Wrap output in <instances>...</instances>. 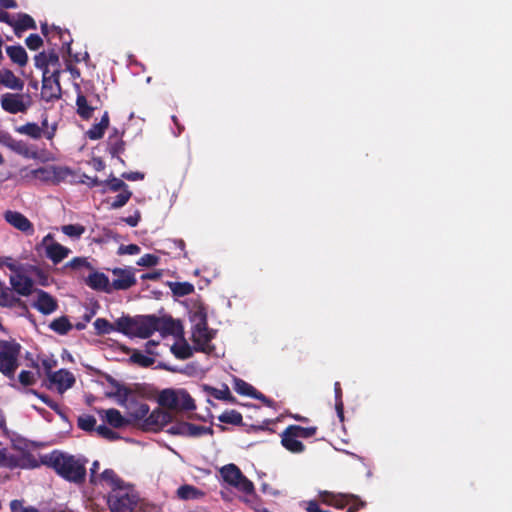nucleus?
Listing matches in <instances>:
<instances>
[{
    "mask_svg": "<svg viewBox=\"0 0 512 512\" xmlns=\"http://www.w3.org/2000/svg\"><path fill=\"white\" fill-rule=\"evenodd\" d=\"M21 345L12 340H0V373L13 380L19 367Z\"/></svg>",
    "mask_w": 512,
    "mask_h": 512,
    "instance_id": "20e7f679",
    "label": "nucleus"
},
{
    "mask_svg": "<svg viewBox=\"0 0 512 512\" xmlns=\"http://www.w3.org/2000/svg\"><path fill=\"white\" fill-rule=\"evenodd\" d=\"M159 263V257L154 254H144L142 257L139 258L137 261V265L144 266V267H152Z\"/></svg>",
    "mask_w": 512,
    "mask_h": 512,
    "instance_id": "6e6d98bb",
    "label": "nucleus"
},
{
    "mask_svg": "<svg viewBox=\"0 0 512 512\" xmlns=\"http://www.w3.org/2000/svg\"><path fill=\"white\" fill-rule=\"evenodd\" d=\"M99 468H100V463L97 460L94 461L90 468V483L91 484L97 483L98 478H99V476L97 475Z\"/></svg>",
    "mask_w": 512,
    "mask_h": 512,
    "instance_id": "69168bd1",
    "label": "nucleus"
},
{
    "mask_svg": "<svg viewBox=\"0 0 512 512\" xmlns=\"http://www.w3.org/2000/svg\"><path fill=\"white\" fill-rule=\"evenodd\" d=\"M37 300L32 303V307L43 315H49L58 309L57 300L48 292L42 289H36Z\"/></svg>",
    "mask_w": 512,
    "mask_h": 512,
    "instance_id": "f8f14e48",
    "label": "nucleus"
},
{
    "mask_svg": "<svg viewBox=\"0 0 512 512\" xmlns=\"http://www.w3.org/2000/svg\"><path fill=\"white\" fill-rule=\"evenodd\" d=\"M129 361L144 368L150 367L155 363L154 358L146 356L137 350L130 356Z\"/></svg>",
    "mask_w": 512,
    "mask_h": 512,
    "instance_id": "ea45409f",
    "label": "nucleus"
},
{
    "mask_svg": "<svg viewBox=\"0 0 512 512\" xmlns=\"http://www.w3.org/2000/svg\"><path fill=\"white\" fill-rule=\"evenodd\" d=\"M214 337L215 331L208 328L207 317L203 314L192 330L191 339L194 344V351L206 354L212 353L214 345L211 344V341Z\"/></svg>",
    "mask_w": 512,
    "mask_h": 512,
    "instance_id": "423d86ee",
    "label": "nucleus"
},
{
    "mask_svg": "<svg viewBox=\"0 0 512 512\" xmlns=\"http://www.w3.org/2000/svg\"><path fill=\"white\" fill-rule=\"evenodd\" d=\"M122 220L130 227H136L141 220V213L139 210H136L133 215L125 217Z\"/></svg>",
    "mask_w": 512,
    "mask_h": 512,
    "instance_id": "0e129e2a",
    "label": "nucleus"
},
{
    "mask_svg": "<svg viewBox=\"0 0 512 512\" xmlns=\"http://www.w3.org/2000/svg\"><path fill=\"white\" fill-rule=\"evenodd\" d=\"M31 175L43 182L58 183L62 179V169L56 166L40 167L32 170Z\"/></svg>",
    "mask_w": 512,
    "mask_h": 512,
    "instance_id": "a211bd4d",
    "label": "nucleus"
},
{
    "mask_svg": "<svg viewBox=\"0 0 512 512\" xmlns=\"http://www.w3.org/2000/svg\"><path fill=\"white\" fill-rule=\"evenodd\" d=\"M0 85L15 91H22L24 88V81L17 77L13 71L3 69L0 71Z\"/></svg>",
    "mask_w": 512,
    "mask_h": 512,
    "instance_id": "412c9836",
    "label": "nucleus"
},
{
    "mask_svg": "<svg viewBox=\"0 0 512 512\" xmlns=\"http://www.w3.org/2000/svg\"><path fill=\"white\" fill-rule=\"evenodd\" d=\"M31 103V96L29 94L5 93L0 99L2 109L10 114L26 112Z\"/></svg>",
    "mask_w": 512,
    "mask_h": 512,
    "instance_id": "0eeeda50",
    "label": "nucleus"
},
{
    "mask_svg": "<svg viewBox=\"0 0 512 512\" xmlns=\"http://www.w3.org/2000/svg\"><path fill=\"white\" fill-rule=\"evenodd\" d=\"M122 178L128 180V181H138L144 179V173L142 172H124L122 175Z\"/></svg>",
    "mask_w": 512,
    "mask_h": 512,
    "instance_id": "338daca9",
    "label": "nucleus"
},
{
    "mask_svg": "<svg viewBox=\"0 0 512 512\" xmlns=\"http://www.w3.org/2000/svg\"><path fill=\"white\" fill-rule=\"evenodd\" d=\"M53 30L56 31L59 39L62 42V48L66 50L67 54L69 56H72L71 53V44H72V38L70 36V33L68 30H63L60 27L53 26Z\"/></svg>",
    "mask_w": 512,
    "mask_h": 512,
    "instance_id": "79ce46f5",
    "label": "nucleus"
},
{
    "mask_svg": "<svg viewBox=\"0 0 512 512\" xmlns=\"http://www.w3.org/2000/svg\"><path fill=\"white\" fill-rule=\"evenodd\" d=\"M12 292L19 296L27 297L35 292L34 281L31 277L25 275L23 269L9 277Z\"/></svg>",
    "mask_w": 512,
    "mask_h": 512,
    "instance_id": "9d476101",
    "label": "nucleus"
},
{
    "mask_svg": "<svg viewBox=\"0 0 512 512\" xmlns=\"http://www.w3.org/2000/svg\"><path fill=\"white\" fill-rule=\"evenodd\" d=\"M45 252L47 258H49L54 264H58L64 260L71 251L69 248L59 244L58 242H52L47 246Z\"/></svg>",
    "mask_w": 512,
    "mask_h": 512,
    "instance_id": "4be33fe9",
    "label": "nucleus"
},
{
    "mask_svg": "<svg viewBox=\"0 0 512 512\" xmlns=\"http://www.w3.org/2000/svg\"><path fill=\"white\" fill-rule=\"evenodd\" d=\"M62 232L71 238H80L85 232V227L80 224H68L61 228Z\"/></svg>",
    "mask_w": 512,
    "mask_h": 512,
    "instance_id": "de8ad7c7",
    "label": "nucleus"
},
{
    "mask_svg": "<svg viewBox=\"0 0 512 512\" xmlns=\"http://www.w3.org/2000/svg\"><path fill=\"white\" fill-rule=\"evenodd\" d=\"M220 474L223 480L230 486H233L238 491L252 495L255 492V487L252 481H250L240 470V468L231 463L223 466L220 469Z\"/></svg>",
    "mask_w": 512,
    "mask_h": 512,
    "instance_id": "39448f33",
    "label": "nucleus"
},
{
    "mask_svg": "<svg viewBox=\"0 0 512 512\" xmlns=\"http://www.w3.org/2000/svg\"><path fill=\"white\" fill-rule=\"evenodd\" d=\"M87 462L88 460L84 457H76L57 450L42 457L44 465L52 468L61 478L75 484L85 482Z\"/></svg>",
    "mask_w": 512,
    "mask_h": 512,
    "instance_id": "f257e3e1",
    "label": "nucleus"
},
{
    "mask_svg": "<svg viewBox=\"0 0 512 512\" xmlns=\"http://www.w3.org/2000/svg\"><path fill=\"white\" fill-rule=\"evenodd\" d=\"M107 381L109 384H111L116 389V391L114 393L115 396H118L123 399H127L128 396L131 394V390L128 387L119 383L112 376H107Z\"/></svg>",
    "mask_w": 512,
    "mask_h": 512,
    "instance_id": "49530a36",
    "label": "nucleus"
},
{
    "mask_svg": "<svg viewBox=\"0 0 512 512\" xmlns=\"http://www.w3.org/2000/svg\"><path fill=\"white\" fill-rule=\"evenodd\" d=\"M178 405L176 411H193L196 409L195 401L184 389L178 390Z\"/></svg>",
    "mask_w": 512,
    "mask_h": 512,
    "instance_id": "cd10ccee",
    "label": "nucleus"
},
{
    "mask_svg": "<svg viewBox=\"0 0 512 512\" xmlns=\"http://www.w3.org/2000/svg\"><path fill=\"white\" fill-rule=\"evenodd\" d=\"M193 350L194 347L192 348L184 338L181 344H174L171 347V352L173 353V355L180 360H186L191 358L193 356Z\"/></svg>",
    "mask_w": 512,
    "mask_h": 512,
    "instance_id": "c756f323",
    "label": "nucleus"
},
{
    "mask_svg": "<svg viewBox=\"0 0 512 512\" xmlns=\"http://www.w3.org/2000/svg\"><path fill=\"white\" fill-rule=\"evenodd\" d=\"M101 481L106 482L114 491V489H120L127 486L124 481L118 477L112 469H105L100 475L99 478Z\"/></svg>",
    "mask_w": 512,
    "mask_h": 512,
    "instance_id": "bb28decb",
    "label": "nucleus"
},
{
    "mask_svg": "<svg viewBox=\"0 0 512 512\" xmlns=\"http://www.w3.org/2000/svg\"><path fill=\"white\" fill-rule=\"evenodd\" d=\"M178 390L175 391L173 389H165L163 390L158 397V403L161 407L167 408L169 410L176 411V406L178 405Z\"/></svg>",
    "mask_w": 512,
    "mask_h": 512,
    "instance_id": "b1692460",
    "label": "nucleus"
},
{
    "mask_svg": "<svg viewBox=\"0 0 512 512\" xmlns=\"http://www.w3.org/2000/svg\"><path fill=\"white\" fill-rule=\"evenodd\" d=\"M84 266L90 267V264L87 262L85 258L80 257H75L66 263V267H70L72 269H79Z\"/></svg>",
    "mask_w": 512,
    "mask_h": 512,
    "instance_id": "e2e57ef3",
    "label": "nucleus"
},
{
    "mask_svg": "<svg viewBox=\"0 0 512 512\" xmlns=\"http://www.w3.org/2000/svg\"><path fill=\"white\" fill-rule=\"evenodd\" d=\"M25 43L30 50H38L43 45V40L38 34H30Z\"/></svg>",
    "mask_w": 512,
    "mask_h": 512,
    "instance_id": "13d9d810",
    "label": "nucleus"
},
{
    "mask_svg": "<svg viewBox=\"0 0 512 512\" xmlns=\"http://www.w3.org/2000/svg\"><path fill=\"white\" fill-rule=\"evenodd\" d=\"M323 503L334 506L338 509H343L351 502L358 500V496L353 494H342L324 491L320 494Z\"/></svg>",
    "mask_w": 512,
    "mask_h": 512,
    "instance_id": "2eb2a0df",
    "label": "nucleus"
},
{
    "mask_svg": "<svg viewBox=\"0 0 512 512\" xmlns=\"http://www.w3.org/2000/svg\"><path fill=\"white\" fill-rule=\"evenodd\" d=\"M4 266L11 270L13 274L18 273L23 269L22 266L17 264L12 257H2V267Z\"/></svg>",
    "mask_w": 512,
    "mask_h": 512,
    "instance_id": "052dcab7",
    "label": "nucleus"
},
{
    "mask_svg": "<svg viewBox=\"0 0 512 512\" xmlns=\"http://www.w3.org/2000/svg\"><path fill=\"white\" fill-rule=\"evenodd\" d=\"M235 391L244 396L254 397L257 392V389L253 387L251 384L247 383L242 379H237L235 381Z\"/></svg>",
    "mask_w": 512,
    "mask_h": 512,
    "instance_id": "a19ab883",
    "label": "nucleus"
},
{
    "mask_svg": "<svg viewBox=\"0 0 512 512\" xmlns=\"http://www.w3.org/2000/svg\"><path fill=\"white\" fill-rule=\"evenodd\" d=\"M149 405L142 402H135L129 407V416L134 420L144 421L149 413Z\"/></svg>",
    "mask_w": 512,
    "mask_h": 512,
    "instance_id": "473e14b6",
    "label": "nucleus"
},
{
    "mask_svg": "<svg viewBox=\"0 0 512 512\" xmlns=\"http://www.w3.org/2000/svg\"><path fill=\"white\" fill-rule=\"evenodd\" d=\"M16 132L19 134L27 135L33 139H39L42 136V127L37 123L28 122L22 126L16 128Z\"/></svg>",
    "mask_w": 512,
    "mask_h": 512,
    "instance_id": "72a5a7b5",
    "label": "nucleus"
},
{
    "mask_svg": "<svg viewBox=\"0 0 512 512\" xmlns=\"http://www.w3.org/2000/svg\"><path fill=\"white\" fill-rule=\"evenodd\" d=\"M132 196V192L129 189H124L121 191L111 202L110 208L118 209L126 205V203L130 200Z\"/></svg>",
    "mask_w": 512,
    "mask_h": 512,
    "instance_id": "09e8293b",
    "label": "nucleus"
},
{
    "mask_svg": "<svg viewBox=\"0 0 512 512\" xmlns=\"http://www.w3.org/2000/svg\"><path fill=\"white\" fill-rule=\"evenodd\" d=\"M218 420L222 423L241 425L243 417L242 414L236 410H226L218 417Z\"/></svg>",
    "mask_w": 512,
    "mask_h": 512,
    "instance_id": "58836bf2",
    "label": "nucleus"
},
{
    "mask_svg": "<svg viewBox=\"0 0 512 512\" xmlns=\"http://www.w3.org/2000/svg\"><path fill=\"white\" fill-rule=\"evenodd\" d=\"M77 425L80 429L87 432L96 431V418L92 415L80 416L77 420Z\"/></svg>",
    "mask_w": 512,
    "mask_h": 512,
    "instance_id": "37998d69",
    "label": "nucleus"
},
{
    "mask_svg": "<svg viewBox=\"0 0 512 512\" xmlns=\"http://www.w3.org/2000/svg\"><path fill=\"white\" fill-rule=\"evenodd\" d=\"M107 381L109 384H111L116 389V391L114 393L115 396H118L123 399H127L128 396L131 394V390L128 387L119 383L112 376H107Z\"/></svg>",
    "mask_w": 512,
    "mask_h": 512,
    "instance_id": "a18cd8bd",
    "label": "nucleus"
},
{
    "mask_svg": "<svg viewBox=\"0 0 512 512\" xmlns=\"http://www.w3.org/2000/svg\"><path fill=\"white\" fill-rule=\"evenodd\" d=\"M105 419L113 428H122L128 423L120 411L114 408L105 411Z\"/></svg>",
    "mask_w": 512,
    "mask_h": 512,
    "instance_id": "c85d7f7f",
    "label": "nucleus"
},
{
    "mask_svg": "<svg viewBox=\"0 0 512 512\" xmlns=\"http://www.w3.org/2000/svg\"><path fill=\"white\" fill-rule=\"evenodd\" d=\"M96 432L99 436H101L107 440L113 441V440L119 439V435L115 431H113L112 429L107 427L106 425H99L96 428Z\"/></svg>",
    "mask_w": 512,
    "mask_h": 512,
    "instance_id": "864d4df0",
    "label": "nucleus"
},
{
    "mask_svg": "<svg viewBox=\"0 0 512 512\" xmlns=\"http://www.w3.org/2000/svg\"><path fill=\"white\" fill-rule=\"evenodd\" d=\"M170 288L178 297H184L194 292V286L189 282H172Z\"/></svg>",
    "mask_w": 512,
    "mask_h": 512,
    "instance_id": "4c0bfd02",
    "label": "nucleus"
},
{
    "mask_svg": "<svg viewBox=\"0 0 512 512\" xmlns=\"http://www.w3.org/2000/svg\"><path fill=\"white\" fill-rule=\"evenodd\" d=\"M120 252L129 255H135L140 252V247L136 244H129L120 247Z\"/></svg>",
    "mask_w": 512,
    "mask_h": 512,
    "instance_id": "774afa93",
    "label": "nucleus"
},
{
    "mask_svg": "<svg viewBox=\"0 0 512 512\" xmlns=\"http://www.w3.org/2000/svg\"><path fill=\"white\" fill-rule=\"evenodd\" d=\"M10 508L12 512H38L33 506L24 507L23 503L19 500H13L10 504Z\"/></svg>",
    "mask_w": 512,
    "mask_h": 512,
    "instance_id": "680f3d73",
    "label": "nucleus"
},
{
    "mask_svg": "<svg viewBox=\"0 0 512 512\" xmlns=\"http://www.w3.org/2000/svg\"><path fill=\"white\" fill-rule=\"evenodd\" d=\"M36 28V22L30 15L26 13H19L17 20H15V25L13 29L17 36H21V33L23 31H26L28 29L35 30Z\"/></svg>",
    "mask_w": 512,
    "mask_h": 512,
    "instance_id": "a878e982",
    "label": "nucleus"
},
{
    "mask_svg": "<svg viewBox=\"0 0 512 512\" xmlns=\"http://www.w3.org/2000/svg\"><path fill=\"white\" fill-rule=\"evenodd\" d=\"M156 324L158 332L162 336L173 335L175 337L183 338V326L179 320H174L172 317H158L156 316Z\"/></svg>",
    "mask_w": 512,
    "mask_h": 512,
    "instance_id": "ddd939ff",
    "label": "nucleus"
},
{
    "mask_svg": "<svg viewBox=\"0 0 512 512\" xmlns=\"http://www.w3.org/2000/svg\"><path fill=\"white\" fill-rule=\"evenodd\" d=\"M41 96L46 101L59 99L61 97V86H55L54 82L48 79V74L42 77Z\"/></svg>",
    "mask_w": 512,
    "mask_h": 512,
    "instance_id": "5701e85b",
    "label": "nucleus"
},
{
    "mask_svg": "<svg viewBox=\"0 0 512 512\" xmlns=\"http://www.w3.org/2000/svg\"><path fill=\"white\" fill-rule=\"evenodd\" d=\"M104 186H108L109 189L113 192L123 191L124 189H128L127 184L123 180L116 178V177H112L110 179L105 180Z\"/></svg>",
    "mask_w": 512,
    "mask_h": 512,
    "instance_id": "603ef678",
    "label": "nucleus"
},
{
    "mask_svg": "<svg viewBox=\"0 0 512 512\" xmlns=\"http://www.w3.org/2000/svg\"><path fill=\"white\" fill-rule=\"evenodd\" d=\"M49 381L55 384L58 392L62 394L75 384V377L70 371L60 369L50 375Z\"/></svg>",
    "mask_w": 512,
    "mask_h": 512,
    "instance_id": "dca6fc26",
    "label": "nucleus"
},
{
    "mask_svg": "<svg viewBox=\"0 0 512 512\" xmlns=\"http://www.w3.org/2000/svg\"><path fill=\"white\" fill-rule=\"evenodd\" d=\"M203 493L192 485H182L177 489V496L182 500L197 499Z\"/></svg>",
    "mask_w": 512,
    "mask_h": 512,
    "instance_id": "e433bc0d",
    "label": "nucleus"
},
{
    "mask_svg": "<svg viewBox=\"0 0 512 512\" xmlns=\"http://www.w3.org/2000/svg\"><path fill=\"white\" fill-rule=\"evenodd\" d=\"M105 134V130L97 123L92 125V127L86 132V136L90 140H99Z\"/></svg>",
    "mask_w": 512,
    "mask_h": 512,
    "instance_id": "bf43d9fd",
    "label": "nucleus"
},
{
    "mask_svg": "<svg viewBox=\"0 0 512 512\" xmlns=\"http://www.w3.org/2000/svg\"><path fill=\"white\" fill-rule=\"evenodd\" d=\"M298 439L297 434L289 426L281 433V444L291 453L304 452L305 445Z\"/></svg>",
    "mask_w": 512,
    "mask_h": 512,
    "instance_id": "f3484780",
    "label": "nucleus"
},
{
    "mask_svg": "<svg viewBox=\"0 0 512 512\" xmlns=\"http://www.w3.org/2000/svg\"><path fill=\"white\" fill-rule=\"evenodd\" d=\"M76 105L77 113L82 119L88 120L92 117L94 108L88 104V101L83 94L77 95Z\"/></svg>",
    "mask_w": 512,
    "mask_h": 512,
    "instance_id": "2f4dec72",
    "label": "nucleus"
},
{
    "mask_svg": "<svg viewBox=\"0 0 512 512\" xmlns=\"http://www.w3.org/2000/svg\"><path fill=\"white\" fill-rule=\"evenodd\" d=\"M298 438L307 439L316 435L318 428L316 426L302 427L299 425H289Z\"/></svg>",
    "mask_w": 512,
    "mask_h": 512,
    "instance_id": "c03bdc74",
    "label": "nucleus"
},
{
    "mask_svg": "<svg viewBox=\"0 0 512 512\" xmlns=\"http://www.w3.org/2000/svg\"><path fill=\"white\" fill-rule=\"evenodd\" d=\"M34 63H35L36 68L42 70L43 75H46L49 73L48 63H47V58H46L45 52H40L39 54H37L34 57Z\"/></svg>",
    "mask_w": 512,
    "mask_h": 512,
    "instance_id": "4d7b16f0",
    "label": "nucleus"
},
{
    "mask_svg": "<svg viewBox=\"0 0 512 512\" xmlns=\"http://www.w3.org/2000/svg\"><path fill=\"white\" fill-rule=\"evenodd\" d=\"M107 146L111 156L117 157L121 163H124L123 159L120 158V154L125 150V142L122 139V134H120L117 129H114L109 135Z\"/></svg>",
    "mask_w": 512,
    "mask_h": 512,
    "instance_id": "aec40b11",
    "label": "nucleus"
},
{
    "mask_svg": "<svg viewBox=\"0 0 512 512\" xmlns=\"http://www.w3.org/2000/svg\"><path fill=\"white\" fill-rule=\"evenodd\" d=\"M0 306L5 308H19L20 315L29 313L28 306L20 297L14 295L12 290L0 280Z\"/></svg>",
    "mask_w": 512,
    "mask_h": 512,
    "instance_id": "9b49d317",
    "label": "nucleus"
},
{
    "mask_svg": "<svg viewBox=\"0 0 512 512\" xmlns=\"http://www.w3.org/2000/svg\"><path fill=\"white\" fill-rule=\"evenodd\" d=\"M86 284L93 290L112 293L111 282L104 273L95 271L86 279Z\"/></svg>",
    "mask_w": 512,
    "mask_h": 512,
    "instance_id": "6ab92c4d",
    "label": "nucleus"
},
{
    "mask_svg": "<svg viewBox=\"0 0 512 512\" xmlns=\"http://www.w3.org/2000/svg\"><path fill=\"white\" fill-rule=\"evenodd\" d=\"M156 315L122 316L116 320L117 332L129 337L149 338L157 327Z\"/></svg>",
    "mask_w": 512,
    "mask_h": 512,
    "instance_id": "f03ea898",
    "label": "nucleus"
},
{
    "mask_svg": "<svg viewBox=\"0 0 512 512\" xmlns=\"http://www.w3.org/2000/svg\"><path fill=\"white\" fill-rule=\"evenodd\" d=\"M114 278L111 281V288L113 291L128 290L136 284L135 269L128 268H114L111 270Z\"/></svg>",
    "mask_w": 512,
    "mask_h": 512,
    "instance_id": "1a4fd4ad",
    "label": "nucleus"
},
{
    "mask_svg": "<svg viewBox=\"0 0 512 512\" xmlns=\"http://www.w3.org/2000/svg\"><path fill=\"white\" fill-rule=\"evenodd\" d=\"M18 379L23 386H32L36 383L35 374L27 370H22L19 373Z\"/></svg>",
    "mask_w": 512,
    "mask_h": 512,
    "instance_id": "5fc2aeb1",
    "label": "nucleus"
},
{
    "mask_svg": "<svg viewBox=\"0 0 512 512\" xmlns=\"http://www.w3.org/2000/svg\"><path fill=\"white\" fill-rule=\"evenodd\" d=\"M94 328L97 335H107L114 331H117V324L109 322L105 318H97L94 323Z\"/></svg>",
    "mask_w": 512,
    "mask_h": 512,
    "instance_id": "f704fd0d",
    "label": "nucleus"
},
{
    "mask_svg": "<svg viewBox=\"0 0 512 512\" xmlns=\"http://www.w3.org/2000/svg\"><path fill=\"white\" fill-rule=\"evenodd\" d=\"M138 502L139 495L132 485L114 489L107 497V503L111 512H133Z\"/></svg>",
    "mask_w": 512,
    "mask_h": 512,
    "instance_id": "7ed1b4c3",
    "label": "nucleus"
},
{
    "mask_svg": "<svg viewBox=\"0 0 512 512\" xmlns=\"http://www.w3.org/2000/svg\"><path fill=\"white\" fill-rule=\"evenodd\" d=\"M211 396L218 400H225V401H231L233 400V396L231 395V392L228 388V386H224V389H217L214 387H207L206 388Z\"/></svg>",
    "mask_w": 512,
    "mask_h": 512,
    "instance_id": "8fccbe9b",
    "label": "nucleus"
},
{
    "mask_svg": "<svg viewBox=\"0 0 512 512\" xmlns=\"http://www.w3.org/2000/svg\"><path fill=\"white\" fill-rule=\"evenodd\" d=\"M4 219L7 223H9L14 228L18 229L19 231L27 234V235H33L34 234V226L32 222L22 213L17 211H11L7 210L4 213Z\"/></svg>",
    "mask_w": 512,
    "mask_h": 512,
    "instance_id": "4468645a",
    "label": "nucleus"
},
{
    "mask_svg": "<svg viewBox=\"0 0 512 512\" xmlns=\"http://www.w3.org/2000/svg\"><path fill=\"white\" fill-rule=\"evenodd\" d=\"M72 327L73 326L67 316L56 318L49 324V328L59 335H66Z\"/></svg>",
    "mask_w": 512,
    "mask_h": 512,
    "instance_id": "7c9ffc66",
    "label": "nucleus"
},
{
    "mask_svg": "<svg viewBox=\"0 0 512 512\" xmlns=\"http://www.w3.org/2000/svg\"><path fill=\"white\" fill-rule=\"evenodd\" d=\"M170 422H172L171 413L157 408L150 414L148 413L147 418L144 419L140 426L143 431L157 432Z\"/></svg>",
    "mask_w": 512,
    "mask_h": 512,
    "instance_id": "6e6552de",
    "label": "nucleus"
},
{
    "mask_svg": "<svg viewBox=\"0 0 512 512\" xmlns=\"http://www.w3.org/2000/svg\"><path fill=\"white\" fill-rule=\"evenodd\" d=\"M214 431L210 426L196 425L188 422L186 437L199 438L204 435H213Z\"/></svg>",
    "mask_w": 512,
    "mask_h": 512,
    "instance_id": "c9c22d12",
    "label": "nucleus"
},
{
    "mask_svg": "<svg viewBox=\"0 0 512 512\" xmlns=\"http://www.w3.org/2000/svg\"><path fill=\"white\" fill-rule=\"evenodd\" d=\"M187 426L188 422H176L167 429V432L171 435L186 437Z\"/></svg>",
    "mask_w": 512,
    "mask_h": 512,
    "instance_id": "3c124183",
    "label": "nucleus"
},
{
    "mask_svg": "<svg viewBox=\"0 0 512 512\" xmlns=\"http://www.w3.org/2000/svg\"><path fill=\"white\" fill-rule=\"evenodd\" d=\"M6 53L13 63L24 67L28 62V56L25 49L21 45H12L6 47Z\"/></svg>",
    "mask_w": 512,
    "mask_h": 512,
    "instance_id": "393cba45",
    "label": "nucleus"
}]
</instances>
